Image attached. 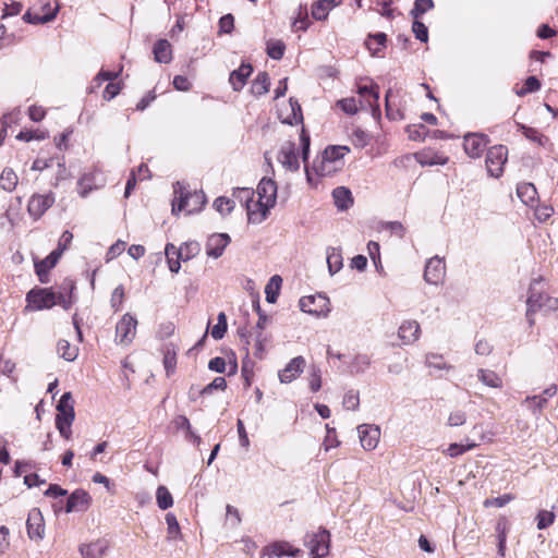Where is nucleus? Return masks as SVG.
Masks as SVG:
<instances>
[{
	"label": "nucleus",
	"mask_w": 558,
	"mask_h": 558,
	"mask_svg": "<svg viewBox=\"0 0 558 558\" xmlns=\"http://www.w3.org/2000/svg\"><path fill=\"white\" fill-rule=\"evenodd\" d=\"M17 181V175L12 169H3L0 175V186L2 190L7 192H12L15 189Z\"/></svg>",
	"instance_id": "c9c22d12"
},
{
	"label": "nucleus",
	"mask_w": 558,
	"mask_h": 558,
	"mask_svg": "<svg viewBox=\"0 0 558 558\" xmlns=\"http://www.w3.org/2000/svg\"><path fill=\"white\" fill-rule=\"evenodd\" d=\"M201 251V246L197 242L191 241L186 242L183 245L179 247L178 251V258H181L182 260H187L195 255H197Z\"/></svg>",
	"instance_id": "58836bf2"
},
{
	"label": "nucleus",
	"mask_w": 558,
	"mask_h": 558,
	"mask_svg": "<svg viewBox=\"0 0 558 558\" xmlns=\"http://www.w3.org/2000/svg\"><path fill=\"white\" fill-rule=\"evenodd\" d=\"M368 142V135L361 129H355L352 133V143L357 147H364Z\"/></svg>",
	"instance_id": "774afa93"
},
{
	"label": "nucleus",
	"mask_w": 558,
	"mask_h": 558,
	"mask_svg": "<svg viewBox=\"0 0 558 558\" xmlns=\"http://www.w3.org/2000/svg\"><path fill=\"white\" fill-rule=\"evenodd\" d=\"M301 311L317 317H327L330 313V300L324 294L307 295L300 299Z\"/></svg>",
	"instance_id": "0eeeda50"
},
{
	"label": "nucleus",
	"mask_w": 558,
	"mask_h": 558,
	"mask_svg": "<svg viewBox=\"0 0 558 558\" xmlns=\"http://www.w3.org/2000/svg\"><path fill=\"white\" fill-rule=\"evenodd\" d=\"M53 203L54 196L52 193L45 195L35 194L28 202L27 210L33 218L39 219L45 214V211L53 205Z\"/></svg>",
	"instance_id": "4468645a"
},
{
	"label": "nucleus",
	"mask_w": 558,
	"mask_h": 558,
	"mask_svg": "<svg viewBox=\"0 0 558 558\" xmlns=\"http://www.w3.org/2000/svg\"><path fill=\"white\" fill-rule=\"evenodd\" d=\"M327 264L330 275H335L342 268V255L340 250L331 247L327 252Z\"/></svg>",
	"instance_id": "f704fd0d"
},
{
	"label": "nucleus",
	"mask_w": 558,
	"mask_h": 558,
	"mask_svg": "<svg viewBox=\"0 0 558 558\" xmlns=\"http://www.w3.org/2000/svg\"><path fill=\"white\" fill-rule=\"evenodd\" d=\"M163 366L167 376H171L177 366V347L172 343H168L163 348Z\"/></svg>",
	"instance_id": "c756f323"
},
{
	"label": "nucleus",
	"mask_w": 558,
	"mask_h": 558,
	"mask_svg": "<svg viewBox=\"0 0 558 558\" xmlns=\"http://www.w3.org/2000/svg\"><path fill=\"white\" fill-rule=\"evenodd\" d=\"M371 364V360L365 354L356 355L351 364L352 373H363Z\"/></svg>",
	"instance_id": "864d4df0"
},
{
	"label": "nucleus",
	"mask_w": 558,
	"mask_h": 558,
	"mask_svg": "<svg viewBox=\"0 0 558 558\" xmlns=\"http://www.w3.org/2000/svg\"><path fill=\"white\" fill-rule=\"evenodd\" d=\"M332 5L329 4L328 0H318L312 5V16L317 21L326 20Z\"/></svg>",
	"instance_id": "e433bc0d"
},
{
	"label": "nucleus",
	"mask_w": 558,
	"mask_h": 558,
	"mask_svg": "<svg viewBox=\"0 0 558 558\" xmlns=\"http://www.w3.org/2000/svg\"><path fill=\"white\" fill-rule=\"evenodd\" d=\"M61 257V251H52L46 258L35 263V271L41 283L48 282V272Z\"/></svg>",
	"instance_id": "aec40b11"
},
{
	"label": "nucleus",
	"mask_w": 558,
	"mask_h": 558,
	"mask_svg": "<svg viewBox=\"0 0 558 558\" xmlns=\"http://www.w3.org/2000/svg\"><path fill=\"white\" fill-rule=\"evenodd\" d=\"M278 161L290 171H298L300 168L299 158L294 143L283 145L278 155Z\"/></svg>",
	"instance_id": "6ab92c4d"
},
{
	"label": "nucleus",
	"mask_w": 558,
	"mask_h": 558,
	"mask_svg": "<svg viewBox=\"0 0 558 558\" xmlns=\"http://www.w3.org/2000/svg\"><path fill=\"white\" fill-rule=\"evenodd\" d=\"M375 41L377 44V47L374 49V54L378 53L386 45L387 41V35L385 33H377L375 35H369L368 40L366 41V45L372 50L371 43Z\"/></svg>",
	"instance_id": "e2e57ef3"
},
{
	"label": "nucleus",
	"mask_w": 558,
	"mask_h": 558,
	"mask_svg": "<svg viewBox=\"0 0 558 558\" xmlns=\"http://www.w3.org/2000/svg\"><path fill=\"white\" fill-rule=\"evenodd\" d=\"M301 144H302V155H303V161L305 163V172L307 181H312L311 171L307 166V158H308V151H310V136L305 133L304 129L302 130L301 134Z\"/></svg>",
	"instance_id": "3c124183"
},
{
	"label": "nucleus",
	"mask_w": 558,
	"mask_h": 558,
	"mask_svg": "<svg viewBox=\"0 0 558 558\" xmlns=\"http://www.w3.org/2000/svg\"><path fill=\"white\" fill-rule=\"evenodd\" d=\"M425 363L428 367L437 369H451L452 366L444 362L442 355L436 353H428Z\"/></svg>",
	"instance_id": "09e8293b"
},
{
	"label": "nucleus",
	"mask_w": 558,
	"mask_h": 558,
	"mask_svg": "<svg viewBox=\"0 0 558 558\" xmlns=\"http://www.w3.org/2000/svg\"><path fill=\"white\" fill-rule=\"evenodd\" d=\"M421 332L416 320H407L399 327L398 336L403 344H411L418 339Z\"/></svg>",
	"instance_id": "5701e85b"
},
{
	"label": "nucleus",
	"mask_w": 558,
	"mask_h": 558,
	"mask_svg": "<svg viewBox=\"0 0 558 558\" xmlns=\"http://www.w3.org/2000/svg\"><path fill=\"white\" fill-rule=\"evenodd\" d=\"M254 191L252 189L246 187H238L233 192V197L239 199L242 204L247 205L254 201Z\"/></svg>",
	"instance_id": "052dcab7"
},
{
	"label": "nucleus",
	"mask_w": 558,
	"mask_h": 558,
	"mask_svg": "<svg viewBox=\"0 0 558 558\" xmlns=\"http://www.w3.org/2000/svg\"><path fill=\"white\" fill-rule=\"evenodd\" d=\"M407 132L410 140L422 141L427 133V129L423 124H413L408 126Z\"/></svg>",
	"instance_id": "680f3d73"
},
{
	"label": "nucleus",
	"mask_w": 558,
	"mask_h": 558,
	"mask_svg": "<svg viewBox=\"0 0 558 558\" xmlns=\"http://www.w3.org/2000/svg\"><path fill=\"white\" fill-rule=\"evenodd\" d=\"M74 282L65 280L58 292H53L48 288H34L26 294V308L32 311L49 310L59 304L64 310H69L72 304V292L74 290Z\"/></svg>",
	"instance_id": "f257e3e1"
},
{
	"label": "nucleus",
	"mask_w": 558,
	"mask_h": 558,
	"mask_svg": "<svg viewBox=\"0 0 558 558\" xmlns=\"http://www.w3.org/2000/svg\"><path fill=\"white\" fill-rule=\"evenodd\" d=\"M57 411L56 427L63 438L70 439L72 435L71 426L75 418L74 401L71 392L68 391L61 396L57 404Z\"/></svg>",
	"instance_id": "20e7f679"
},
{
	"label": "nucleus",
	"mask_w": 558,
	"mask_h": 558,
	"mask_svg": "<svg viewBox=\"0 0 558 558\" xmlns=\"http://www.w3.org/2000/svg\"><path fill=\"white\" fill-rule=\"evenodd\" d=\"M286 46L281 40H270L267 43V53L274 60H280L283 57Z\"/></svg>",
	"instance_id": "79ce46f5"
},
{
	"label": "nucleus",
	"mask_w": 558,
	"mask_h": 558,
	"mask_svg": "<svg viewBox=\"0 0 558 558\" xmlns=\"http://www.w3.org/2000/svg\"><path fill=\"white\" fill-rule=\"evenodd\" d=\"M123 298H124V289H123V287H122V286H118V287L113 290V292H112V294H111V300H110V302H111V306H112L116 311H118V310H119V307L121 306L122 301H123Z\"/></svg>",
	"instance_id": "338daca9"
},
{
	"label": "nucleus",
	"mask_w": 558,
	"mask_h": 558,
	"mask_svg": "<svg viewBox=\"0 0 558 558\" xmlns=\"http://www.w3.org/2000/svg\"><path fill=\"white\" fill-rule=\"evenodd\" d=\"M475 447H476V444H474V442L468 444L465 446L454 442V444H450L449 445V447L447 448L446 452L451 458H454V457L463 454L466 451L472 450Z\"/></svg>",
	"instance_id": "13d9d810"
},
{
	"label": "nucleus",
	"mask_w": 558,
	"mask_h": 558,
	"mask_svg": "<svg viewBox=\"0 0 558 558\" xmlns=\"http://www.w3.org/2000/svg\"><path fill=\"white\" fill-rule=\"evenodd\" d=\"M539 88H541V82L538 81V78L536 76H529L525 80L522 88H520L515 93L519 97H523L530 93L537 92Z\"/></svg>",
	"instance_id": "37998d69"
},
{
	"label": "nucleus",
	"mask_w": 558,
	"mask_h": 558,
	"mask_svg": "<svg viewBox=\"0 0 558 558\" xmlns=\"http://www.w3.org/2000/svg\"><path fill=\"white\" fill-rule=\"evenodd\" d=\"M310 26L308 13L306 7H300L298 16L292 23V27L295 31H306Z\"/></svg>",
	"instance_id": "a19ab883"
},
{
	"label": "nucleus",
	"mask_w": 558,
	"mask_h": 558,
	"mask_svg": "<svg viewBox=\"0 0 558 558\" xmlns=\"http://www.w3.org/2000/svg\"><path fill=\"white\" fill-rule=\"evenodd\" d=\"M330 534L325 529L306 533L304 545L310 549L313 558H323L329 553Z\"/></svg>",
	"instance_id": "39448f33"
},
{
	"label": "nucleus",
	"mask_w": 558,
	"mask_h": 558,
	"mask_svg": "<svg viewBox=\"0 0 558 558\" xmlns=\"http://www.w3.org/2000/svg\"><path fill=\"white\" fill-rule=\"evenodd\" d=\"M332 197L335 205L341 210L348 209L353 203L352 193L345 186L336 187L332 191Z\"/></svg>",
	"instance_id": "cd10ccee"
},
{
	"label": "nucleus",
	"mask_w": 558,
	"mask_h": 558,
	"mask_svg": "<svg viewBox=\"0 0 558 558\" xmlns=\"http://www.w3.org/2000/svg\"><path fill=\"white\" fill-rule=\"evenodd\" d=\"M477 378L485 386L490 388H501L502 379L501 377L494 371L480 368L477 371Z\"/></svg>",
	"instance_id": "7c9ffc66"
},
{
	"label": "nucleus",
	"mask_w": 558,
	"mask_h": 558,
	"mask_svg": "<svg viewBox=\"0 0 558 558\" xmlns=\"http://www.w3.org/2000/svg\"><path fill=\"white\" fill-rule=\"evenodd\" d=\"M231 239L227 233L213 234L206 242V254L213 258H219Z\"/></svg>",
	"instance_id": "a211bd4d"
},
{
	"label": "nucleus",
	"mask_w": 558,
	"mask_h": 558,
	"mask_svg": "<svg viewBox=\"0 0 558 558\" xmlns=\"http://www.w3.org/2000/svg\"><path fill=\"white\" fill-rule=\"evenodd\" d=\"M289 104L291 107V113L288 117L282 118V122L290 125L302 122L303 116L300 104L293 98H290Z\"/></svg>",
	"instance_id": "ea45409f"
},
{
	"label": "nucleus",
	"mask_w": 558,
	"mask_h": 558,
	"mask_svg": "<svg viewBox=\"0 0 558 558\" xmlns=\"http://www.w3.org/2000/svg\"><path fill=\"white\" fill-rule=\"evenodd\" d=\"M92 497L84 489H75L66 500V505L64 511L66 513L71 512H85L90 507Z\"/></svg>",
	"instance_id": "f8f14e48"
},
{
	"label": "nucleus",
	"mask_w": 558,
	"mask_h": 558,
	"mask_svg": "<svg viewBox=\"0 0 558 558\" xmlns=\"http://www.w3.org/2000/svg\"><path fill=\"white\" fill-rule=\"evenodd\" d=\"M167 530H168V538L177 539L181 535L180 525L175 518V515L171 512L166 514Z\"/></svg>",
	"instance_id": "a18cd8bd"
},
{
	"label": "nucleus",
	"mask_w": 558,
	"mask_h": 558,
	"mask_svg": "<svg viewBox=\"0 0 558 558\" xmlns=\"http://www.w3.org/2000/svg\"><path fill=\"white\" fill-rule=\"evenodd\" d=\"M157 505L161 510H167L173 506V498L166 486H159L156 492Z\"/></svg>",
	"instance_id": "4c0bfd02"
},
{
	"label": "nucleus",
	"mask_w": 558,
	"mask_h": 558,
	"mask_svg": "<svg viewBox=\"0 0 558 558\" xmlns=\"http://www.w3.org/2000/svg\"><path fill=\"white\" fill-rule=\"evenodd\" d=\"M270 86V78L267 72H259L253 80L251 85V93L256 96H263L268 93Z\"/></svg>",
	"instance_id": "c85d7f7f"
},
{
	"label": "nucleus",
	"mask_w": 558,
	"mask_h": 558,
	"mask_svg": "<svg viewBox=\"0 0 558 558\" xmlns=\"http://www.w3.org/2000/svg\"><path fill=\"white\" fill-rule=\"evenodd\" d=\"M446 276V265L442 258L434 256L426 262L424 280L429 284H439Z\"/></svg>",
	"instance_id": "9b49d317"
},
{
	"label": "nucleus",
	"mask_w": 558,
	"mask_h": 558,
	"mask_svg": "<svg viewBox=\"0 0 558 558\" xmlns=\"http://www.w3.org/2000/svg\"><path fill=\"white\" fill-rule=\"evenodd\" d=\"M227 331V316L225 313H219L217 324L211 329V337L216 340L222 339Z\"/></svg>",
	"instance_id": "49530a36"
},
{
	"label": "nucleus",
	"mask_w": 558,
	"mask_h": 558,
	"mask_svg": "<svg viewBox=\"0 0 558 558\" xmlns=\"http://www.w3.org/2000/svg\"><path fill=\"white\" fill-rule=\"evenodd\" d=\"M137 320L131 314H124L116 326V341L119 344H130L136 335Z\"/></svg>",
	"instance_id": "1a4fd4ad"
},
{
	"label": "nucleus",
	"mask_w": 558,
	"mask_h": 558,
	"mask_svg": "<svg viewBox=\"0 0 558 558\" xmlns=\"http://www.w3.org/2000/svg\"><path fill=\"white\" fill-rule=\"evenodd\" d=\"M282 278L279 275H274L265 287L266 301L275 303L279 295Z\"/></svg>",
	"instance_id": "2f4dec72"
},
{
	"label": "nucleus",
	"mask_w": 558,
	"mask_h": 558,
	"mask_svg": "<svg viewBox=\"0 0 558 558\" xmlns=\"http://www.w3.org/2000/svg\"><path fill=\"white\" fill-rule=\"evenodd\" d=\"M252 72L253 66L250 63H242L236 70L232 71L229 76V83L233 90H241Z\"/></svg>",
	"instance_id": "4be33fe9"
},
{
	"label": "nucleus",
	"mask_w": 558,
	"mask_h": 558,
	"mask_svg": "<svg viewBox=\"0 0 558 558\" xmlns=\"http://www.w3.org/2000/svg\"><path fill=\"white\" fill-rule=\"evenodd\" d=\"M489 138L482 133H469L464 135L463 147L465 154L471 158H480L485 150Z\"/></svg>",
	"instance_id": "9d476101"
},
{
	"label": "nucleus",
	"mask_w": 558,
	"mask_h": 558,
	"mask_svg": "<svg viewBox=\"0 0 558 558\" xmlns=\"http://www.w3.org/2000/svg\"><path fill=\"white\" fill-rule=\"evenodd\" d=\"M26 527L31 539H41L44 537L45 522L41 511L38 508H33L28 512Z\"/></svg>",
	"instance_id": "2eb2a0df"
},
{
	"label": "nucleus",
	"mask_w": 558,
	"mask_h": 558,
	"mask_svg": "<svg viewBox=\"0 0 558 558\" xmlns=\"http://www.w3.org/2000/svg\"><path fill=\"white\" fill-rule=\"evenodd\" d=\"M305 367V359L303 356L293 357L283 369L278 374L279 380L282 384L292 383L300 374L303 373Z\"/></svg>",
	"instance_id": "f3484780"
},
{
	"label": "nucleus",
	"mask_w": 558,
	"mask_h": 558,
	"mask_svg": "<svg viewBox=\"0 0 558 558\" xmlns=\"http://www.w3.org/2000/svg\"><path fill=\"white\" fill-rule=\"evenodd\" d=\"M322 387V372L316 365H312L310 369V388L313 392H317Z\"/></svg>",
	"instance_id": "603ef678"
},
{
	"label": "nucleus",
	"mask_w": 558,
	"mask_h": 558,
	"mask_svg": "<svg viewBox=\"0 0 558 558\" xmlns=\"http://www.w3.org/2000/svg\"><path fill=\"white\" fill-rule=\"evenodd\" d=\"M518 197L526 205H532L536 198L537 191L532 183H522L517 187Z\"/></svg>",
	"instance_id": "473e14b6"
},
{
	"label": "nucleus",
	"mask_w": 558,
	"mask_h": 558,
	"mask_svg": "<svg viewBox=\"0 0 558 558\" xmlns=\"http://www.w3.org/2000/svg\"><path fill=\"white\" fill-rule=\"evenodd\" d=\"M206 203L205 194L201 192L186 193L180 192L179 201L172 202V213L185 210L187 214L198 211Z\"/></svg>",
	"instance_id": "6e6552de"
},
{
	"label": "nucleus",
	"mask_w": 558,
	"mask_h": 558,
	"mask_svg": "<svg viewBox=\"0 0 558 558\" xmlns=\"http://www.w3.org/2000/svg\"><path fill=\"white\" fill-rule=\"evenodd\" d=\"M360 405L359 392L355 390H349L343 398V407L347 410L355 411Z\"/></svg>",
	"instance_id": "bf43d9fd"
},
{
	"label": "nucleus",
	"mask_w": 558,
	"mask_h": 558,
	"mask_svg": "<svg viewBox=\"0 0 558 558\" xmlns=\"http://www.w3.org/2000/svg\"><path fill=\"white\" fill-rule=\"evenodd\" d=\"M301 554V549L294 548L288 542H274L263 548L262 557L266 558H282L284 556L288 557H298Z\"/></svg>",
	"instance_id": "ddd939ff"
},
{
	"label": "nucleus",
	"mask_w": 558,
	"mask_h": 558,
	"mask_svg": "<svg viewBox=\"0 0 558 558\" xmlns=\"http://www.w3.org/2000/svg\"><path fill=\"white\" fill-rule=\"evenodd\" d=\"M259 211H251L250 222L254 225L262 223L268 216L277 199V184L271 179H262L257 186Z\"/></svg>",
	"instance_id": "f03ea898"
},
{
	"label": "nucleus",
	"mask_w": 558,
	"mask_h": 558,
	"mask_svg": "<svg viewBox=\"0 0 558 558\" xmlns=\"http://www.w3.org/2000/svg\"><path fill=\"white\" fill-rule=\"evenodd\" d=\"M154 59L158 63H169L172 60L171 45L167 39H159L153 48Z\"/></svg>",
	"instance_id": "a878e982"
},
{
	"label": "nucleus",
	"mask_w": 558,
	"mask_h": 558,
	"mask_svg": "<svg viewBox=\"0 0 558 558\" xmlns=\"http://www.w3.org/2000/svg\"><path fill=\"white\" fill-rule=\"evenodd\" d=\"M434 8V1L433 0H415L414 7L411 10L410 14L414 19L421 17L424 13L432 10Z\"/></svg>",
	"instance_id": "c03bdc74"
},
{
	"label": "nucleus",
	"mask_w": 558,
	"mask_h": 558,
	"mask_svg": "<svg viewBox=\"0 0 558 558\" xmlns=\"http://www.w3.org/2000/svg\"><path fill=\"white\" fill-rule=\"evenodd\" d=\"M234 27V17L232 14H226L219 20V32L230 34Z\"/></svg>",
	"instance_id": "0e129e2a"
},
{
	"label": "nucleus",
	"mask_w": 558,
	"mask_h": 558,
	"mask_svg": "<svg viewBox=\"0 0 558 558\" xmlns=\"http://www.w3.org/2000/svg\"><path fill=\"white\" fill-rule=\"evenodd\" d=\"M214 207L221 215H228L234 208V201L228 197L220 196L215 199Z\"/></svg>",
	"instance_id": "de8ad7c7"
},
{
	"label": "nucleus",
	"mask_w": 558,
	"mask_h": 558,
	"mask_svg": "<svg viewBox=\"0 0 558 558\" xmlns=\"http://www.w3.org/2000/svg\"><path fill=\"white\" fill-rule=\"evenodd\" d=\"M357 432L361 445L365 450H373L377 447L380 438L378 426L362 424L357 427Z\"/></svg>",
	"instance_id": "dca6fc26"
},
{
	"label": "nucleus",
	"mask_w": 558,
	"mask_h": 558,
	"mask_svg": "<svg viewBox=\"0 0 558 558\" xmlns=\"http://www.w3.org/2000/svg\"><path fill=\"white\" fill-rule=\"evenodd\" d=\"M537 529L544 530L551 525L555 521V514L547 510H541L536 517Z\"/></svg>",
	"instance_id": "5fc2aeb1"
},
{
	"label": "nucleus",
	"mask_w": 558,
	"mask_h": 558,
	"mask_svg": "<svg viewBox=\"0 0 558 558\" xmlns=\"http://www.w3.org/2000/svg\"><path fill=\"white\" fill-rule=\"evenodd\" d=\"M44 10L46 11L44 14H37V13H33L31 12L29 10L23 15V20L26 22V23H29V24H45V23H48L50 21H52L58 11H59V7H56V8H51L49 3H46L44 5Z\"/></svg>",
	"instance_id": "b1692460"
},
{
	"label": "nucleus",
	"mask_w": 558,
	"mask_h": 558,
	"mask_svg": "<svg viewBox=\"0 0 558 558\" xmlns=\"http://www.w3.org/2000/svg\"><path fill=\"white\" fill-rule=\"evenodd\" d=\"M109 548L107 539H96L88 544L80 546V553L83 558H104Z\"/></svg>",
	"instance_id": "412c9836"
},
{
	"label": "nucleus",
	"mask_w": 558,
	"mask_h": 558,
	"mask_svg": "<svg viewBox=\"0 0 558 558\" xmlns=\"http://www.w3.org/2000/svg\"><path fill=\"white\" fill-rule=\"evenodd\" d=\"M412 32L420 41L426 43L428 40V29L423 22L418 21V19H414Z\"/></svg>",
	"instance_id": "6e6d98bb"
},
{
	"label": "nucleus",
	"mask_w": 558,
	"mask_h": 558,
	"mask_svg": "<svg viewBox=\"0 0 558 558\" xmlns=\"http://www.w3.org/2000/svg\"><path fill=\"white\" fill-rule=\"evenodd\" d=\"M542 282V279H534L530 286V295L526 301V305L532 307V310H543L546 294L537 291V286Z\"/></svg>",
	"instance_id": "bb28decb"
},
{
	"label": "nucleus",
	"mask_w": 558,
	"mask_h": 558,
	"mask_svg": "<svg viewBox=\"0 0 558 558\" xmlns=\"http://www.w3.org/2000/svg\"><path fill=\"white\" fill-rule=\"evenodd\" d=\"M16 138L20 141L29 142L32 140H44V138H46V134L38 130L37 131L27 130V131H21L16 135Z\"/></svg>",
	"instance_id": "69168bd1"
},
{
	"label": "nucleus",
	"mask_w": 558,
	"mask_h": 558,
	"mask_svg": "<svg viewBox=\"0 0 558 558\" xmlns=\"http://www.w3.org/2000/svg\"><path fill=\"white\" fill-rule=\"evenodd\" d=\"M360 98L369 96L368 107L372 108L373 114L379 113V86L377 84L359 86Z\"/></svg>",
	"instance_id": "393cba45"
},
{
	"label": "nucleus",
	"mask_w": 558,
	"mask_h": 558,
	"mask_svg": "<svg viewBox=\"0 0 558 558\" xmlns=\"http://www.w3.org/2000/svg\"><path fill=\"white\" fill-rule=\"evenodd\" d=\"M337 106L341 108L348 114H355L359 110V99L354 97L343 98L337 102Z\"/></svg>",
	"instance_id": "8fccbe9b"
},
{
	"label": "nucleus",
	"mask_w": 558,
	"mask_h": 558,
	"mask_svg": "<svg viewBox=\"0 0 558 558\" xmlns=\"http://www.w3.org/2000/svg\"><path fill=\"white\" fill-rule=\"evenodd\" d=\"M350 151L347 146H328L319 158L314 161L316 174L328 177L338 171L343 165V157Z\"/></svg>",
	"instance_id": "7ed1b4c3"
},
{
	"label": "nucleus",
	"mask_w": 558,
	"mask_h": 558,
	"mask_svg": "<svg viewBox=\"0 0 558 558\" xmlns=\"http://www.w3.org/2000/svg\"><path fill=\"white\" fill-rule=\"evenodd\" d=\"M58 354L68 362H72L77 357L78 349L71 345L68 340L61 339L57 345Z\"/></svg>",
	"instance_id": "72a5a7b5"
},
{
	"label": "nucleus",
	"mask_w": 558,
	"mask_h": 558,
	"mask_svg": "<svg viewBox=\"0 0 558 558\" xmlns=\"http://www.w3.org/2000/svg\"><path fill=\"white\" fill-rule=\"evenodd\" d=\"M227 381L223 377H216L210 384L202 388L199 395H210L214 390H225Z\"/></svg>",
	"instance_id": "4d7b16f0"
},
{
	"label": "nucleus",
	"mask_w": 558,
	"mask_h": 558,
	"mask_svg": "<svg viewBox=\"0 0 558 558\" xmlns=\"http://www.w3.org/2000/svg\"><path fill=\"white\" fill-rule=\"evenodd\" d=\"M508 159V149L504 145H495L488 148L486 154V169L490 177L499 178L504 173V166Z\"/></svg>",
	"instance_id": "423d86ee"
}]
</instances>
